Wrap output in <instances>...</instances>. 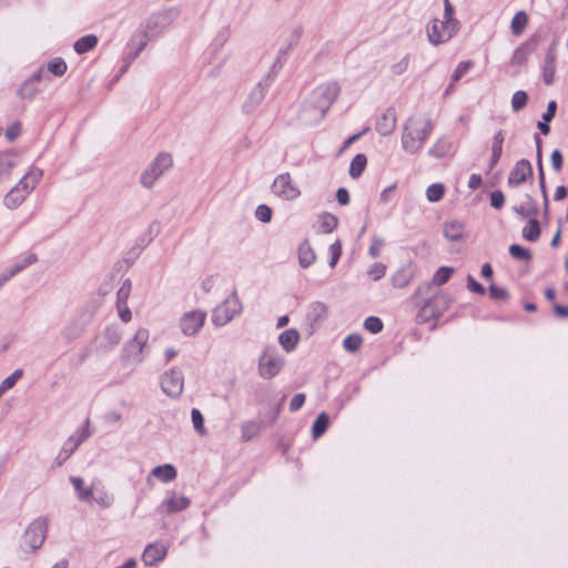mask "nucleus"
<instances>
[{"mask_svg": "<svg viewBox=\"0 0 568 568\" xmlns=\"http://www.w3.org/2000/svg\"><path fill=\"white\" fill-rule=\"evenodd\" d=\"M453 272L454 268L450 266L439 267L432 278V284L437 286L445 284L450 278Z\"/></svg>", "mask_w": 568, "mask_h": 568, "instance_id": "obj_43", "label": "nucleus"}, {"mask_svg": "<svg viewBox=\"0 0 568 568\" xmlns=\"http://www.w3.org/2000/svg\"><path fill=\"white\" fill-rule=\"evenodd\" d=\"M242 302L233 290L221 303L212 311L211 321L217 327L225 326L242 313Z\"/></svg>", "mask_w": 568, "mask_h": 568, "instance_id": "obj_8", "label": "nucleus"}, {"mask_svg": "<svg viewBox=\"0 0 568 568\" xmlns=\"http://www.w3.org/2000/svg\"><path fill=\"white\" fill-rule=\"evenodd\" d=\"M95 503L101 506L102 508H109L112 506L114 498L109 493L101 490L99 493V496L94 499Z\"/></svg>", "mask_w": 568, "mask_h": 568, "instance_id": "obj_61", "label": "nucleus"}, {"mask_svg": "<svg viewBox=\"0 0 568 568\" xmlns=\"http://www.w3.org/2000/svg\"><path fill=\"white\" fill-rule=\"evenodd\" d=\"M396 122L397 118L395 110L393 108H388L377 119L375 129L381 135L387 136L395 131Z\"/></svg>", "mask_w": 568, "mask_h": 568, "instance_id": "obj_23", "label": "nucleus"}, {"mask_svg": "<svg viewBox=\"0 0 568 568\" xmlns=\"http://www.w3.org/2000/svg\"><path fill=\"white\" fill-rule=\"evenodd\" d=\"M328 315V308L323 302H313L306 313V322L312 331L320 327Z\"/></svg>", "mask_w": 568, "mask_h": 568, "instance_id": "obj_20", "label": "nucleus"}, {"mask_svg": "<svg viewBox=\"0 0 568 568\" xmlns=\"http://www.w3.org/2000/svg\"><path fill=\"white\" fill-rule=\"evenodd\" d=\"M173 168V158L169 152H160L142 170L139 176L140 185L145 190H152L158 181Z\"/></svg>", "mask_w": 568, "mask_h": 568, "instance_id": "obj_7", "label": "nucleus"}, {"mask_svg": "<svg viewBox=\"0 0 568 568\" xmlns=\"http://www.w3.org/2000/svg\"><path fill=\"white\" fill-rule=\"evenodd\" d=\"M43 176V171L34 165L22 175L17 184L6 194L4 205L10 209L19 207L32 193Z\"/></svg>", "mask_w": 568, "mask_h": 568, "instance_id": "obj_4", "label": "nucleus"}, {"mask_svg": "<svg viewBox=\"0 0 568 568\" xmlns=\"http://www.w3.org/2000/svg\"><path fill=\"white\" fill-rule=\"evenodd\" d=\"M205 320L206 313L203 310L185 312L179 320L180 331L186 337L195 336L203 328Z\"/></svg>", "mask_w": 568, "mask_h": 568, "instance_id": "obj_14", "label": "nucleus"}, {"mask_svg": "<svg viewBox=\"0 0 568 568\" xmlns=\"http://www.w3.org/2000/svg\"><path fill=\"white\" fill-rule=\"evenodd\" d=\"M102 338L105 341L106 345L113 347L118 345L122 338V329L115 325H109L105 327Z\"/></svg>", "mask_w": 568, "mask_h": 568, "instance_id": "obj_35", "label": "nucleus"}, {"mask_svg": "<svg viewBox=\"0 0 568 568\" xmlns=\"http://www.w3.org/2000/svg\"><path fill=\"white\" fill-rule=\"evenodd\" d=\"M285 365V358L274 346H266L258 357L257 372L260 377L271 379L277 376Z\"/></svg>", "mask_w": 568, "mask_h": 568, "instance_id": "obj_11", "label": "nucleus"}, {"mask_svg": "<svg viewBox=\"0 0 568 568\" xmlns=\"http://www.w3.org/2000/svg\"><path fill=\"white\" fill-rule=\"evenodd\" d=\"M329 252V261L328 265L331 268H334L342 255V243L339 240H336L334 243H332L328 247Z\"/></svg>", "mask_w": 568, "mask_h": 568, "instance_id": "obj_49", "label": "nucleus"}, {"mask_svg": "<svg viewBox=\"0 0 568 568\" xmlns=\"http://www.w3.org/2000/svg\"><path fill=\"white\" fill-rule=\"evenodd\" d=\"M23 371L21 368H17L13 371L8 377H6L0 383V393H6L7 390L11 389L16 383L22 377Z\"/></svg>", "mask_w": 568, "mask_h": 568, "instance_id": "obj_44", "label": "nucleus"}, {"mask_svg": "<svg viewBox=\"0 0 568 568\" xmlns=\"http://www.w3.org/2000/svg\"><path fill=\"white\" fill-rule=\"evenodd\" d=\"M367 164V158L365 154H356L349 164V175L353 179H357L362 175Z\"/></svg>", "mask_w": 568, "mask_h": 568, "instance_id": "obj_37", "label": "nucleus"}, {"mask_svg": "<svg viewBox=\"0 0 568 568\" xmlns=\"http://www.w3.org/2000/svg\"><path fill=\"white\" fill-rule=\"evenodd\" d=\"M298 341H300V334L294 328L286 329L284 332H282L278 336L280 345L287 353H290L296 348Z\"/></svg>", "mask_w": 568, "mask_h": 568, "instance_id": "obj_32", "label": "nucleus"}, {"mask_svg": "<svg viewBox=\"0 0 568 568\" xmlns=\"http://www.w3.org/2000/svg\"><path fill=\"white\" fill-rule=\"evenodd\" d=\"M98 44V38L94 34H87L74 42V51L83 54L94 49Z\"/></svg>", "mask_w": 568, "mask_h": 568, "instance_id": "obj_34", "label": "nucleus"}, {"mask_svg": "<svg viewBox=\"0 0 568 568\" xmlns=\"http://www.w3.org/2000/svg\"><path fill=\"white\" fill-rule=\"evenodd\" d=\"M318 223L323 233L333 232L338 225V219L328 212H324L318 216Z\"/></svg>", "mask_w": 568, "mask_h": 568, "instance_id": "obj_38", "label": "nucleus"}, {"mask_svg": "<svg viewBox=\"0 0 568 568\" xmlns=\"http://www.w3.org/2000/svg\"><path fill=\"white\" fill-rule=\"evenodd\" d=\"M255 217L262 223H268L272 220V209L266 204H260L255 209Z\"/></svg>", "mask_w": 568, "mask_h": 568, "instance_id": "obj_55", "label": "nucleus"}, {"mask_svg": "<svg viewBox=\"0 0 568 568\" xmlns=\"http://www.w3.org/2000/svg\"><path fill=\"white\" fill-rule=\"evenodd\" d=\"M434 130V122L427 113H415L407 118L402 128L400 145L405 153L418 154Z\"/></svg>", "mask_w": 568, "mask_h": 568, "instance_id": "obj_1", "label": "nucleus"}, {"mask_svg": "<svg viewBox=\"0 0 568 568\" xmlns=\"http://www.w3.org/2000/svg\"><path fill=\"white\" fill-rule=\"evenodd\" d=\"M454 7L449 0H444L443 19H433L426 26L427 39L437 47L448 42L459 30L460 23L454 17Z\"/></svg>", "mask_w": 568, "mask_h": 568, "instance_id": "obj_3", "label": "nucleus"}, {"mask_svg": "<svg viewBox=\"0 0 568 568\" xmlns=\"http://www.w3.org/2000/svg\"><path fill=\"white\" fill-rule=\"evenodd\" d=\"M336 82H327L316 87L302 106V119L307 123L321 121L339 94Z\"/></svg>", "mask_w": 568, "mask_h": 568, "instance_id": "obj_2", "label": "nucleus"}, {"mask_svg": "<svg viewBox=\"0 0 568 568\" xmlns=\"http://www.w3.org/2000/svg\"><path fill=\"white\" fill-rule=\"evenodd\" d=\"M36 261H37L36 255L30 254L22 262L16 263V264L11 265L10 267L6 268L4 271L12 278L14 275L20 273L22 270H24L29 265H32L33 263H36Z\"/></svg>", "mask_w": 568, "mask_h": 568, "instance_id": "obj_42", "label": "nucleus"}, {"mask_svg": "<svg viewBox=\"0 0 568 568\" xmlns=\"http://www.w3.org/2000/svg\"><path fill=\"white\" fill-rule=\"evenodd\" d=\"M146 45V37L145 34L139 33L133 34L128 43V52L125 54L124 61H125V68L131 64L136 57L142 52V50Z\"/></svg>", "mask_w": 568, "mask_h": 568, "instance_id": "obj_24", "label": "nucleus"}, {"mask_svg": "<svg viewBox=\"0 0 568 568\" xmlns=\"http://www.w3.org/2000/svg\"><path fill=\"white\" fill-rule=\"evenodd\" d=\"M39 89L36 87L33 82L26 81L19 89L18 94L22 99L31 100L37 95Z\"/></svg>", "mask_w": 568, "mask_h": 568, "instance_id": "obj_51", "label": "nucleus"}, {"mask_svg": "<svg viewBox=\"0 0 568 568\" xmlns=\"http://www.w3.org/2000/svg\"><path fill=\"white\" fill-rule=\"evenodd\" d=\"M471 67H473V61H470V60L459 62L453 72L452 81L457 82L458 80H460L462 77H464L469 71V69Z\"/></svg>", "mask_w": 568, "mask_h": 568, "instance_id": "obj_56", "label": "nucleus"}, {"mask_svg": "<svg viewBox=\"0 0 568 568\" xmlns=\"http://www.w3.org/2000/svg\"><path fill=\"white\" fill-rule=\"evenodd\" d=\"M263 428V424L260 420H246L241 424V438L243 442H250L257 437Z\"/></svg>", "mask_w": 568, "mask_h": 568, "instance_id": "obj_31", "label": "nucleus"}, {"mask_svg": "<svg viewBox=\"0 0 568 568\" xmlns=\"http://www.w3.org/2000/svg\"><path fill=\"white\" fill-rule=\"evenodd\" d=\"M489 296L493 300L506 301V300H508L509 294L504 287H499L498 285L491 283L489 285Z\"/></svg>", "mask_w": 568, "mask_h": 568, "instance_id": "obj_58", "label": "nucleus"}, {"mask_svg": "<svg viewBox=\"0 0 568 568\" xmlns=\"http://www.w3.org/2000/svg\"><path fill=\"white\" fill-rule=\"evenodd\" d=\"M132 283L129 278L124 280L116 292L115 305L128 304L131 294Z\"/></svg>", "mask_w": 568, "mask_h": 568, "instance_id": "obj_46", "label": "nucleus"}, {"mask_svg": "<svg viewBox=\"0 0 568 568\" xmlns=\"http://www.w3.org/2000/svg\"><path fill=\"white\" fill-rule=\"evenodd\" d=\"M537 37L534 36L529 38L527 41L519 44L513 52L510 58V64L514 67L524 65L528 58L534 53L537 47Z\"/></svg>", "mask_w": 568, "mask_h": 568, "instance_id": "obj_19", "label": "nucleus"}, {"mask_svg": "<svg viewBox=\"0 0 568 568\" xmlns=\"http://www.w3.org/2000/svg\"><path fill=\"white\" fill-rule=\"evenodd\" d=\"M328 423L329 418L326 413L322 412L317 415L312 427V436L314 439L320 438L326 432Z\"/></svg>", "mask_w": 568, "mask_h": 568, "instance_id": "obj_41", "label": "nucleus"}, {"mask_svg": "<svg viewBox=\"0 0 568 568\" xmlns=\"http://www.w3.org/2000/svg\"><path fill=\"white\" fill-rule=\"evenodd\" d=\"M191 420H192V424H193V427L195 429V432L203 436L206 434V429H205V426H204V417L202 415V413L200 412V409L197 408H192L191 410Z\"/></svg>", "mask_w": 568, "mask_h": 568, "instance_id": "obj_47", "label": "nucleus"}, {"mask_svg": "<svg viewBox=\"0 0 568 568\" xmlns=\"http://www.w3.org/2000/svg\"><path fill=\"white\" fill-rule=\"evenodd\" d=\"M557 41L554 40L548 47L541 67V77L546 85H551L556 77Z\"/></svg>", "mask_w": 568, "mask_h": 568, "instance_id": "obj_16", "label": "nucleus"}, {"mask_svg": "<svg viewBox=\"0 0 568 568\" xmlns=\"http://www.w3.org/2000/svg\"><path fill=\"white\" fill-rule=\"evenodd\" d=\"M532 178V166L531 163L521 159L516 162L515 166L510 171L507 183L510 187H518L523 183H525L528 179Z\"/></svg>", "mask_w": 568, "mask_h": 568, "instance_id": "obj_17", "label": "nucleus"}, {"mask_svg": "<svg viewBox=\"0 0 568 568\" xmlns=\"http://www.w3.org/2000/svg\"><path fill=\"white\" fill-rule=\"evenodd\" d=\"M509 253L514 258L520 260V261H528L531 257L530 252L518 245V244H511L509 246Z\"/></svg>", "mask_w": 568, "mask_h": 568, "instance_id": "obj_54", "label": "nucleus"}, {"mask_svg": "<svg viewBox=\"0 0 568 568\" xmlns=\"http://www.w3.org/2000/svg\"><path fill=\"white\" fill-rule=\"evenodd\" d=\"M150 332L145 327H139L133 336L122 346L121 358L128 365H140L148 357Z\"/></svg>", "mask_w": 568, "mask_h": 568, "instance_id": "obj_5", "label": "nucleus"}, {"mask_svg": "<svg viewBox=\"0 0 568 568\" xmlns=\"http://www.w3.org/2000/svg\"><path fill=\"white\" fill-rule=\"evenodd\" d=\"M415 277V270L412 263L398 268L392 276V284L396 288H404L410 284Z\"/></svg>", "mask_w": 568, "mask_h": 568, "instance_id": "obj_25", "label": "nucleus"}, {"mask_svg": "<svg viewBox=\"0 0 568 568\" xmlns=\"http://www.w3.org/2000/svg\"><path fill=\"white\" fill-rule=\"evenodd\" d=\"M70 481L75 490L77 498L81 501L92 503L93 490L91 487L84 486V481L81 477L71 476Z\"/></svg>", "mask_w": 568, "mask_h": 568, "instance_id": "obj_30", "label": "nucleus"}, {"mask_svg": "<svg viewBox=\"0 0 568 568\" xmlns=\"http://www.w3.org/2000/svg\"><path fill=\"white\" fill-rule=\"evenodd\" d=\"M283 64L282 55L278 54L271 65L270 71L250 91L246 100L242 104V111L244 113H252L263 102L268 88L283 68Z\"/></svg>", "mask_w": 568, "mask_h": 568, "instance_id": "obj_6", "label": "nucleus"}, {"mask_svg": "<svg viewBox=\"0 0 568 568\" xmlns=\"http://www.w3.org/2000/svg\"><path fill=\"white\" fill-rule=\"evenodd\" d=\"M190 504L191 500L187 497L178 495L174 491H169L159 505L158 511L163 515H171L186 509Z\"/></svg>", "mask_w": 568, "mask_h": 568, "instance_id": "obj_15", "label": "nucleus"}, {"mask_svg": "<svg viewBox=\"0 0 568 568\" xmlns=\"http://www.w3.org/2000/svg\"><path fill=\"white\" fill-rule=\"evenodd\" d=\"M364 327L372 334H377L383 329V322L379 317L369 316L365 320Z\"/></svg>", "mask_w": 568, "mask_h": 568, "instance_id": "obj_57", "label": "nucleus"}, {"mask_svg": "<svg viewBox=\"0 0 568 568\" xmlns=\"http://www.w3.org/2000/svg\"><path fill=\"white\" fill-rule=\"evenodd\" d=\"M445 187L442 183H434L426 190V197L429 202H438L444 196Z\"/></svg>", "mask_w": 568, "mask_h": 568, "instance_id": "obj_48", "label": "nucleus"}, {"mask_svg": "<svg viewBox=\"0 0 568 568\" xmlns=\"http://www.w3.org/2000/svg\"><path fill=\"white\" fill-rule=\"evenodd\" d=\"M45 70L55 77H62L67 71V63L61 58H55L47 63Z\"/></svg>", "mask_w": 568, "mask_h": 568, "instance_id": "obj_45", "label": "nucleus"}, {"mask_svg": "<svg viewBox=\"0 0 568 568\" xmlns=\"http://www.w3.org/2000/svg\"><path fill=\"white\" fill-rule=\"evenodd\" d=\"M89 426L90 420L85 419L83 425L67 438L54 459V464L57 466H62L79 448V446L91 436Z\"/></svg>", "mask_w": 568, "mask_h": 568, "instance_id": "obj_13", "label": "nucleus"}, {"mask_svg": "<svg viewBox=\"0 0 568 568\" xmlns=\"http://www.w3.org/2000/svg\"><path fill=\"white\" fill-rule=\"evenodd\" d=\"M176 476H178L176 469L172 464H163V465L155 466L151 470V473L148 477V481H150L151 477H155L160 481L168 484V483L173 481L176 478Z\"/></svg>", "mask_w": 568, "mask_h": 568, "instance_id": "obj_27", "label": "nucleus"}, {"mask_svg": "<svg viewBox=\"0 0 568 568\" xmlns=\"http://www.w3.org/2000/svg\"><path fill=\"white\" fill-rule=\"evenodd\" d=\"M159 384L165 396L179 399L184 392V374L180 367L172 366L160 374Z\"/></svg>", "mask_w": 568, "mask_h": 568, "instance_id": "obj_12", "label": "nucleus"}, {"mask_svg": "<svg viewBox=\"0 0 568 568\" xmlns=\"http://www.w3.org/2000/svg\"><path fill=\"white\" fill-rule=\"evenodd\" d=\"M48 532V521L43 517L33 519L24 529L21 547L26 552L34 554L43 545Z\"/></svg>", "mask_w": 568, "mask_h": 568, "instance_id": "obj_9", "label": "nucleus"}, {"mask_svg": "<svg viewBox=\"0 0 568 568\" xmlns=\"http://www.w3.org/2000/svg\"><path fill=\"white\" fill-rule=\"evenodd\" d=\"M528 202L514 207V211L521 217L535 219L538 214V207L532 199L527 195Z\"/></svg>", "mask_w": 568, "mask_h": 568, "instance_id": "obj_40", "label": "nucleus"}, {"mask_svg": "<svg viewBox=\"0 0 568 568\" xmlns=\"http://www.w3.org/2000/svg\"><path fill=\"white\" fill-rule=\"evenodd\" d=\"M453 150V141L449 136L442 135L429 148L428 154L435 159L447 156Z\"/></svg>", "mask_w": 568, "mask_h": 568, "instance_id": "obj_26", "label": "nucleus"}, {"mask_svg": "<svg viewBox=\"0 0 568 568\" xmlns=\"http://www.w3.org/2000/svg\"><path fill=\"white\" fill-rule=\"evenodd\" d=\"M528 24V16L525 11H518L511 19L510 30L516 37L520 36Z\"/></svg>", "mask_w": 568, "mask_h": 568, "instance_id": "obj_36", "label": "nucleus"}, {"mask_svg": "<svg viewBox=\"0 0 568 568\" xmlns=\"http://www.w3.org/2000/svg\"><path fill=\"white\" fill-rule=\"evenodd\" d=\"M464 224L459 221H449L444 225V235L447 240L456 242L464 236Z\"/></svg>", "mask_w": 568, "mask_h": 568, "instance_id": "obj_33", "label": "nucleus"}, {"mask_svg": "<svg viewBox=\"0 0 568 568\" xmlns=\"http://www.w3.org/2000/svg\"><path fill=\"white\" fill-rule=\"evenodd\" d=\"M116 311H118L119 318L123 323L131 322V320H132V312L129 308L128 304L116 305Z\"/></svg>", "mask_w": 568, "mask_h": 568, "instance_id": "obj_63", "label": "nucleus"}, {"mask_svg": "<svg viewBox=\"0 0 568 568\" xmlns=\"http://www.w3.org/2000/svg\"><path fill=\"white\" fill-rule=\"evenodd\" d=\"M505 141V133L499 130L495 133L491 142V155L489 160V169H494L503 154V144Z\"/></svg>", "mask_w": 568, "mask_h": 568, "instance_id": "obj_28", "label": "nucleus"}, {"mask_svg": "<svg viewBox=\"0 0 568 568\" xmlns=\"http://www.w3.org/2000/svg\"><path fill=\"white\" fill-rule=\"evenodd\" d=\"M540 226L537 219H529L527 224L523 227V237L527 241L535 242L539 239Z\"/></svg>", "mask_w": 568, "mask_h": 568, "instance_id": "obj_39", "label": "nucleus"}, {"mask_svg": "<svg viewBox=\"0 0 568 568\" xmlns=\"http://www.w3.org/2000/svg\"><path fill=\"white\" fill-rule=\"evenodd\" d=\"M21 162V154L14 150L0 152V183L8 180L11 171L19 166Z\"/></svg>", "mask_w": 568, "mask_h": 568, "instance_id": "obj_18", "label": "nucleus"}, {"mask_svg": "<svg viewBox=\"0 0 568 568\" xmlns=\"http://www.w3.org/2000/svg\"><path fill=\"white\" fill-rule=\"evenodd\" d=\"M490 205L494 209H500L504 205L505 196L501 191H493L489 195Z\"/></svg>", "mask_w": 568, "mask_h": 568, "instance_id": "obj_64", "label": "nucleus"}, {"mask_svg": "<svg viewBox=\"0 0 568 568\" xmlns=\"http://www.w3.org/2000/svg\"><path fill=\"white\" fill-rule=\"evenodd\" d=\"M467 288L476 294L484 295L486 290L485 287L478 283L471 275L467 276Z\"/></svg>", "mask_w": 568, "mask_h": 568, "instance_id": "obj_62", "label": "nucleus"}, {"mask_svg": "<svg viewBox=\"0 0 568 568\" xmlns=\"http://www.w3.org/2000/svg\"><path fill=\"white\" fill-rule=\"evenodd\" d=\"M272 194L283 202H294L302 195L298 183L290 172L277 174L271 184Z\"/></svg>", "mask_w": 568, "mask_h": 568, "instance_id": "obj_10", "label": "nucleus"}, {"mask_svg": "<svg viewBox=\"0 0 568 568\" xmlns=\"http://www.w3.org/2000/svg\"><path fill=\"white\" fill-rule=\"evenodd\" d=\"M168 554V548L162 542H152L149 544L143 554L142 561L145 566H153L160 561H162Z\"/></svg>", "mask_w": 568, "mask_h": 568, "instance_id": "obj_21", "label": "nucleus"}, {"mask_svg": "<svg viewBox=\"0 0 568 568\" xmlns=\"http://www.w3.org/2000/svg\"><path fill=\"white\" fill-rule=\"evenodd\" d=\"M20 133L21 124L19 122H13L7 128L4 136L9 142H11L14 141L20 135Z\"/></svg>", "mask_w": 568, "mask_h": 568, "instance_id": "obj_60", "label": "nucleus"}, {"mask_svg": "<svg viewBox=\"0 0 568 568\" xmlns=\"http://www.w3.org/2000/svg\"><path fill=\"white\" fill-rule=\"evenodd\" d=\"M527 101H528V95L525 91H523V90L516 91L511 98L513 110L516 112L521 110L527 104Z\"/></svg>", "mask_w": 568, "mask_h": 568, "instance_id": "obj_52", "label": "nucleus"}, {"mask_svg": "<svg viewBox=\"0 0 568 568\" xmlns=\"http://www.w3.org/2000/svg\"><path fill=\"white\" fill-rule=\"evenodd\" d=\"M362 342H363V339H362L361 335L351 334L345 337V339L343 342V346L346 351L354 353L359 349Z\"/></svg>", "mask_w": 568, "mask_h": 568, "instance_id": "obj_50", "label": "nucleus"}, {"mask_svg": "<svg viewBox=\"0 0 568 568\" xmlns=\"http://www.w3.org/2000/svg\"><path fill=\"white\" fill-rule=\"evenodd\" d=\"M450 298L446 294L435 295L423 305V311L432 316L439 317L449 306Z\"/></svg>", "mask_w": 568, "mask_h": 568, "instance_id": "obj_22", "label": "nucleus"}, {"mask_svg": "<svg viewBox=\"0 0 568 568\" xmlns=\"http://www.w3.org/2000/svg\"><path fill=\"white\" fill-rule=\"evenodd\" d=\"M385 274H386V265L383 263H379V262L374 263L367 270V275L373 281H378V280L383 278L385 276Z\"/></svg>", "mask_w": 568, "mask_h": 568, "instance_id": "obj_53", "label": "nucleus"}, {"mask_svg": "<svg viewBox=\"0 0 568 568\" xmlns=\"http://www.w3.org/2000/svg\"><path fill=\"white\" fill-rule=\"evenodd\" d=\"M298 264L302 268L310 267L316 260L315 252L308 241H304L298 246Z\"/></svg>", "mask_w": 568, "mask_h": 568, "instance_id": "obj_29", "label": "nucleus"}, {"mask_svg": "<svg viewBox=\"0 0 568 568\" xmlns=\"http://www.w3.org/2000/svg\"><path fill=\"white\" fill-rule=\"evenodd\" d=\"M384 243V240L379 236L372 237V245L369 246L368 253L373 258H377L381 255V247Z\"/></svg>", "mask_w": 568, "mask_h": 568, "instance_id": "obj_59", "label": "nucleus"}]
</instances>
